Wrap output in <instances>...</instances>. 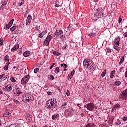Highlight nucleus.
<instances>
[{"instance_id": "60", "label": "nucleus", "mask_w": 127, "mask_h": 127, "mask_svg": "<svg viewBox=\"0 0 127 127\" xmlns=\"http://www.w3.org/2000/svg\"><path fill=\"white\" fill-rule=\"evenodd\" d=\"M3 81H4V80H6L7 79V76H6L5 77H3Z\"/></svg>"}, {"instance_id": "12", "label": "nucleus", "mask_w": 127, "mask_h": 127, "mask_svg": "<svg viewBox=\"0 0 127 127\" xmlns=\"http://www.w3.org/2000/svg\"><path fill=\"white\" fill-rule=\"evenodd\" d=\"M120 36H118L117 38H116L114 40V43L116 44V45H120Z\"/></svg>"}, {"instance_id": "30", "label": "nucleus", "mask_w": 127, "mask_h": 127, "mask_svg": "<svg viewBox=\"0 0 127 127\" xmlns=\"http://www.w3.org/2000/svg\"><path fill=\"white\" fill-rule=\"evenodd\" d=\"M53 54H54V55H56L57 56H59L61 55V53H60V52H57L56 51H54Z\"/></svg>"}, {"instance_id": "3", "label": "nucleus", "mask_w": 127, "mask_h": 127, "mask_svg": "<svg viewBox=\"0 0 127 127\" xmlns=\"http://www.w3.org/2000/svg\"><path fill=\"white\" fill-rule=\"evenodd\" d=\"M55 35H57V36H59L60 39H61L62 42H65L66 41V39L67 38L63 34V32L62 30H56L55 33Z\"/></svg>"}, {"instance_id": "33", "label": "nucleus", "mask_w": 127, "mask_h": 127, "mask_svg": "<svg viewBox=\"0 0 127 127\" xmlns=\"http://www.w3.org/2000/svg\"><path fill=\"white\" fill-rule=\"evenodd\" d=\"M10 27H11L8 24H7V25L4 26V29H5L6 30H7L8 29H9V28H10Z\"/></svg>"}, {"instance_id": "43", "label": "nucleus", "mask_w": 127, "mask_h": 127, "mask_svg": "<svg viewBox=\"0 0 127 127\" xmlns=\"http://www.w3.org/2000/svg\"><path fill=\"white\" fill-rule=\"evenodd\" d=\"M13 102H14V103H16V104H17V105H19V101H17V100H15V99H14L13 100Z\"/></svg>"}, {"instance_id": "36", "label": "nucleus", "mask_w": 127, "mask_h": 127, "mask_svg": "<svg viewBox=\"0 0 127 127\" xmlns=\"http://www.w3.org/2000/svg\"><path fill=\"white\" fill-rule=\"evenodd\" d=\"M3 39L2 38H0V45H3Z\"/></svg>"}, {"instance_id": "53", "label": "nucleus", "mask_w": 127, "mask_h": 127, "mask_svg": "<svg viewBox=\"0 0 127 127\" xmlns=\"http://www.w3.org/2000/svg\"><path fill=\"white\" fill-rule=\"evenodd\" d=\"M5 76V74H3L2 75H0V79H2V78H3Z\"/></svg>"}, {"instance_id": "24", "label": "nucleus", "mask_w": 127, "mask_h": 127, "mask_svg": "<svg viewBox=\"0 0 127 127\" xmlns=\"http://www.w3.org/2000/svg\"><path fill=\"white\" fill-rule=\"evenodd\" d=\"M119 125H121V121L118 119L115 123V127H118Z\"/></svg>"}, {"instance_id": "26", "label": "nucleus", "mask_w": 127, "mask_h": 127, "mask_svg": "<svg viewBox=\"0 0 127 127\" xmlns=\"http://www.w3.org/2000/svg\"><path fill=\"white\" fill-rule=\"evenodd\" d=\"M120 85H121V81H119L118 80L115 81L114 83L115 86H120Z\"/></svg>"}, {"instance_id": "8", "label": "nucleus", "mask_w": 127, "mask_h": 127, "mask_svg": "<svg viewBox=\"0 0 127 127\" xmlns=\"http://www.w3.org/2000/svg\"><path fill=\"white\" fill-rule=\"evenodd\" d=\"M32 20V17L30 15H28L26 21V25L27 26L31 23V20Z\"/></svg>"}, {"instance_id": "18", "label": "nucleus", "mask_w": 127, "mask_h": 127, "mask_svg": "<svg viewBox=\"0 0 127 127\" xmlns=\"http://www.w3.org/2000/svg\"><path fill=\"white\" fill-rule=\"evenodd\" d=\"M62 107H63V108H68V107H69V105L68 104V103L67 102H63L62 103Z\"/></svg>"}, {"instance_id": "21", "label": "nucleus", "mask_w": 127, "mask_h": 127, "mask_svg": "<svg viewBox=\"0 0 127 127\" xmlns=\"http://www.w3.org/2000/svg\"><path fill=\"white\" fill-rule=\"evenodd\" d=\"M30 55V52L29 51H25L23 53V56L25 57H27V56H29Z\"/></svg>"}, {"instance_id": "29", "label": "nucleus", "mask_w": 127, "mask_h": 127, "mask_svg": "<svg viewBox=\"0 0 127 127\" xmlns=\"http://www.w3.org/2000/svg\"><path fill=\"white\" fill-rule=\"evenodd\" d=\"M51 38H52V36H51V35H48L47 37H46V40H47V41H49V42H50V40H51Z\"/></svg>"}, {"instance_id": "62", "label": "nucleus", "mask_w": 127, "mask_h": 127, "mask_svg": "<svg viewBox=\"0 0 127 127\" xmlns=\"http://www.w3.org/2000/svg\"><path fill=\"white\" fill-rule=\"evenodd\" d=\"M118 26H119V24L118 23L115 24V27L117 28V27H118Z\"/></svg>"}, {"instance_id": "19", "label": "nucleus", "mask_w": 127, "mask_h": 127, "mask_svg": "<svg viewBox=\"0 0 127 127\" xmlns=\"http://www.w3.org/2000/svg\"><path fill=\"white\" fill-rule=\"evenodd\" d=\"M6 4H7V1L6 0H3L1 8H2L3 6H4V5H6Z\"/></svg>"}, {"instance_id": "57", "label": "nucleus", "mask_w": 127, "mask_h": 127, "mask_svg": "<svg viewBox=\"0 0 127 127\" xmlns=\"http://www.w3.org/2000/svg\"><path fill=\"white\" fill-rule=\"evenodd\" d=\"M124 36H125V37H127V32H126L123 34Z\"/></svg>"}, {"instance_id": "2", "label": "nucleus", "mask_w": 127, "mask_h": 127, "mask_svg": "<svg viewBox=\"0 0 127 127\" xmlns=\"http://www.w3.org/2000/svg\"><path fill=\"white\" fill-rule=\"evenodd\" d=\"M46 105L49 110L55 109V108H56V106H57V101H56V99H54L48 100L46 102Z\"/></svg>"}, {"instance_id": "39", "label": "nucleus", "mask_w": 127, "mask_h": 127, "mask_svg": "<svg viewBox=\"0 0 127 127\" xmlns=\"http://www.w3.org/2000/svg\"><path fill=\"white\" fill-rule=\"evenodd\" d=\"M38 71H39V68H37L34 70V73H35V74H37Z\"/></svg>"}, {"instance_id": "47", "label": "nucleus", "mask_w": 127, "mask_h": 127, "mask_svg": "<svg viewBox=\"0 0 127 127\" xmlns=\"http://www.w3.org/2000/svg\"><path fill=\"white\" fill-rule=\"evenodd\" d=\"M115 108H120V105L119 104H116L114 105Z\"/></svg>"}, {"instance_id": "61", "label": "nucleus", "mask_w": 127, "mask_h": 127, "mask_svg": "<svg viewBox=\"0 0 127 127\" xmlns=\"http://www.w3.org/2000/svg\"><path fill=\"white\" fill-rule=\"evenodd\" d=\"M47 94H48V95H49L50 96L52 95V93H51V92H50V91H48Z\"/></svg>"}, {"instance_id": "13", "label": "nucleus", "mask_w": 127, "mask_h": 127, "mask_svg": "<svg viewBox=\"0 0 127 127\" xmlns=\"http://www.w3.org/2000/svg\"><path fill=\"white\" fill-rule=\"evenodd\" d=\"M65 114L66 116H71V115H72V111H71V109H67L65 111Z\"/></svg>"}, {"instance_id": "16", "label": "nucleus", "mask_w": 127, "mask_h": 127, "mask_svg": "<svg viewBox=\"0 0 127 127\" xmlns=\"http://www.w3.org/2000/svg\"><path fill=\"white\" fill-rule=\"evenodd\" d=\"M59 117V114L56 113L55 114H54L52 116V119L53 120H56V119H57V118H58Z\"/></svg>"}, {"instance_id": "56", "label": "nucleus", "mask_w": 127, "mask_h": 127, "mask_svg": "<svg viewBox=\"0 0 127 127\" xmlns=\"http://www.w3.org/2000/svg\"><path fill=\"white\" fill-rule=\"evenodd\" d=\"M10 127H16V125H15V124H11Z\"/></svg>"}, {"instance_id": "10", "label": "nucleus", "mask_w": 127, "mask_h": 127, "mask_svg": "<svg viewBox=\"0 0 127 127\" xmlns=\"http://www.w3.org/2000/svg\"><path fill=\"white\" fill-rule=\"evenodd\" d=\"M47 33V30H45L42 32L40 34H39L38 37H39L40 38H42L44 35H45Z\"/></svg>"}, {"instance_id": "5", "label": "nucleus", "mask_w": 127, "mask_h": 127, "mask_svg": "<svg viewBox=\"0 0 127 127\" xmlns=\"http://www.w3.org/2000/svg\"><path fill=\"white\" fill-rule=\"evenodd\" d=\"M22 100L23 102H25V101H27V102H29L30 100H31V95L30 94H24L22 97Z\"/></svg>"}, {"instance_id": "51", "label": "nucleus", "mask_w": 127, "mask_h": 127, "mask_svg": "<svg viewBox=\"0 0 127 127\" xmlns=\"http://www.w3.org/2000/svg\"><path fill=\"white\" fill-rule=\"evenodd\" d=\"M50 79H51V80H54V76H53V75H50Z\"/></svg>"}, {"instance_id": "37", "label": "nucleus", "mask_w": 127, "mask_h": 127, "mask_svg": "<svg viewBox=\"0 0 127 127\" xmlns=\"http://www.w3.org/2000/svg\"><path fill=\"white\" fill-rule=\"evenodd\" d=\"M27 118H28V119H31V118H32V115L29 113H27Z\"/></svg>"}, {"instance_id": "6", "label": "nucleus", "mask_w": 127, "mask_h": 127, "mask_svg": "<svg viewBox=\"0 0 127 127\" xmlns=\"http://www.w3.org/2000/svg\"><path fill=\"white\" fill-rule=\"evenodd\" d=\"M84 107L87 108V110L91 111V112L95 109V105L93 103H88L86 104V105H84Z\"/></svg>"}, {"instance_id": "28", "label": "nucleus", "mask_w": 127, "mask_h": 127, "mask_svg": "<svg viewBox=\"0 0 127 127\" xmlns=\"http://www.w3.org/2000/svg\"><path fill=\"white\" fill-rule=\"evenodd\" d=\"M49 41H47L46 40H45L43 45H44L45 46H48V45H49Z\"/></svg>"}, {"instance_id": "54", "label": "nucleus", "mask_w": 127, "mask_h": 127, "mask_svg": "<svg viewBox=\"0 0 127 127\" xmlns=\"http://www.w3.org/2000/svg\"><path fill=\"white\" fill-rule=\"evenodd\" d=\"M3 94V91L1 90V88H0V95H2Z\"/></svg>"}, {"instance_id": "34", "label": "nucleus", "mask_w": 127, "mask_h": 127, "mask_svg": "<svg viewBox=\"0 0 127 127\" xmlns=\"http://www.w3.org/2000/svg\"><path fill=\"white\" fill-rule=\"evenodd\" d=\"M10 80H11L12 83H15L16 82V80L14 78V77H12L10 78Z\"/></svg>"}, {"instance_id": "63", "label": "nucleus", "mask_w": 127, "mask_h": 127, "mask_svg": "<svg viewBox=\"0 0 127 127\" xmlns=\"http://www.w3.org/2000/svg\"><path fill=\"white\" fill-rule=\"evenodd\" d=\"M64 67L66 68V67H67V65L66 64H64Z\"/></svg>"}, {"instance_id": "7", "label": "nucleus", "mask_w": 127, "mask_h": 127, "mask_svg": "<svg viewBox=\"0 0 127 127\" xmlns=\"http://www.w3.org/2000/svg\"><path fill=\"white\" fill-rule=\"evenodd\" d=\"M29 75H26V76H25L24 77H23L21 81V84H22V85H26V84L28 82V80H29Z\"/></svg>"}, {"instance_id": "52", "label": "nucleus", "mask_w": 127, "mask_h": 127, "mask_svg": "<svg viewBox=\"0 0 127 127\" xmlns=\"http://www.w3.org/2000/svg\"><path fill=\"white\" fill-rule=\"evenodd\" d=\"M55 71H56V72H57V73H59V71H60L59 68V67L56 68Z\"/></svg>"}, {"instance_id": "27", "label": "nucleus", "mask_w": 127, "mask_h": 127, "mask_svg": "<svg viewBox=\"0 0 127 127\" xmlns=\"http://www.w3.org/2000/svg\"><path fill=\"white\" fill-rule=\"evenodd\" d=\"M88 35H89L90 37H95V36H96V33L93 32L88 33Z\"/></svg>"}, {"instance_id": "42", "label": "nucleus", "mask_w": 127, "mask_h": 127, "mask_svg": "<svg viewBox=\"0 0 127 127\" xmlns=\"http://www.w3.org/2000/svg\"><path fill=\"white\" fill-rule=\"evenodd\" d=\"M75 74V70H73L70 73V75L71 76L72 78H73V76H74Z\"/></svg>"}, {"instance_id": "23", "label": "nucleus", "mask_w": 127, "mask_h": 127, "mask_svg": "<svg viewBox=\"0 0 127 127\" xmlns=\"http://www.w3.org/2000/svg\"><path fill=\"white\" fill-rule=\"evenodd\" d=\"M115 73H116V71L115 70H113L111 72L110 76V77L111 78V79H113V78H114V74Z\"/></svg>"}, {"instance_id": "64", "label": "nucleus", "mask_w": 127, "mask_h": 127, "mask_svg": "<svg viewBox=\"0 0 127 127\" xmlns=\"http://www.w3.org/2000/svg\"><path fill=\"white\" fill-rule=\"evenodd\" d=\"M99 127H104V125L101 124V125H99Z\"/></svg>"}, {"instance_id": "15", "label": "nucleus", "mask_w": 127, "mask_h": 127, "mask_svg": "<svg viewBox=\"0 0 127 127\" xmlns=\"http://www.w3.org/2000/svg\"><path fill=\"white\" fill-rule=\"evenodd\" d=\"M124 61H125V57L124 56H122L121 57V60L119 63V65H122Z\"/></svg>"}, {"instance_id": "11", "label": "nucleus", "mask_w": 127, "mask_h": 127, "mask_svg": "<svg viewBox=\"0 0 127 127\" xmlns=\"http://www.w3.org/2000/svg\"><path fill=\"white\" fill-rule=\"evenodd\" d=\"M18 48H19V44H17L15 45V46H14V47L11 49V51H16V50H17Z\"/></svg>"}, {"instance_id": "48", "label": "nucleus", "mask_w": 127, "mask_h": 127, "mask_svg": "<svg viewBox=\"0 0 127 127\" xmlns=\"http://www.w3.org/2000/svg\"><path fill=\"white\" fill-rule=\"evenodd\" d=\"M66 95H67V97H69V96H70V92L69 91V90H67V91L66 92Z\"/></svg>"}, {"instance_id": "40", "label": "nucleus", "mask_w": 127, "mask_h": 127, "mask_svg": "<svg viewBox=\"0 0 127 127\" xmlns=\"http://www.w3.org/2000/svg\"><path fill=\"white\" fill-rule=\"evenodd\" d=\"M3 91L4 92H8V90H7V87H6V86L3 88Z\"/></svg>"}, {"instance_id": "20", "label": "nucleus", "mask_w": 127, "mask_h": 127, "mask_svg": "<svg viewBox=\"0 0 127 127\" xmlns=\"http://www.w3.org/2000/svg\"><path fill=\"white\" fill-rule=\"evenodd\" d=\"M3 116H4V117H6V118H9V117L11 116V113L7 112L4 114Z\"/></svg>"}, {"instance_id": "25", "label": "nucleus", "mask_w": 127, "mask_h": 127, "mask_svg": "<svg viewBox=\"0 0 127 127\" xmlns=\"http://www.w3.org/2000/svg\"><path fill=\"white\" fill-rule=\"evenodd\" d=\"M114 48L115 50H116V51H120V48L119 47V45H114Z\"/></svg>"}, {"instance_id": "50", "label": "nucleus", "mask_w": 127, "mask_h": 127, "mask_svg": "<svg viewBox=\"0 0 127 127\" xmlns=\"http://www.w3.org/2000/svg\"><path fill=\"white\" fill-rule=\"evenodd\" d=\"M64 49H67L68 48V45H64Z\"/></svg>"}, {"instance_id": "22", "label": "nucleus", "mask_w": 127, "mask_h": 127, "mask_svg": "<svg viewBox=\"0 0 127 127\" xmlns=\"http://www.w3.org/2000/svg\"><path fill=\"white\" fill-rule=\"evenodd\" d=\"M96 127V125L93 124H90L88 123L86 125V126L85 127Z\"/></svg>"}, {"instance_id": "45", "label": "nucleus", "mask_w": 127, "mask_h": 127, "mask_svg": "<svg viewBox=\"0 0 127 127\" xmlns=\"http://www.w3.org/2000/svg\"><path fill=\"white\" fill-rule=\"evenodd\" d=\"M72 78H73L72 77V75H71V74H68V77H67L68 80H71Z\"/></svg>"}, {"instance_id": "31", "label": "nucleus", "mask_w": 127, "mask_h": 127, "mask_svg": "<svg viewBox=\"0 0 127 127\" xmlns=\"http://www.w3.org/2000/svg\"><path fill=\"white\" fill-rule=\"evenodd\" d=\"M16 28H17V26H14L10 29V31H11V32L14 31V30H15L16 29Z\"/></svg>"}, {"instance_id": "35", "label": "nucleus", "mask_w": 127, "mask_h": 127, "mask_svg": "<svg viewBox=\"0 0 127 127\" xmlns=\"http://www.w3.org/2000/svg\"><path fill=\"white\" fill-rule=\"evenodd\" d=\"M13 21H14V19H12L8 23V24L10 26H12V24H13Z\"/></svg>"}, {"instance_id": "55", "label": "nucleus", "mask_w": 127, "mask_h": 127, "mask_svg": "<svg viewBox=\"0 0 127 127\" xmlns=\"http://www.w3.org/2000/svg\"><path fill=\"white\" fill-rule=\"evenodd\" d=\"M127 117H124L122 118V120L124 121H127Z\"/></svg>"}, {"instance_id": "49", "label": "nucleus", "mask_w": 127, "mask_h": 127, "mask_svg": "<svg viewBox=\"0 0 127 127\" xmlns=\"http://www.w3.org/2000/svg\"><path fill=\"white\" fill-rule=\"evenodd\" d=\"M23 3H24V0H23L21 3H19V6H21Z\"/></svg>"}, {"instance_id": "59", "label": "nucleus", "mask_w": 127, "mask_h": 127, "mask_svg": "<svg viewBox=\"0 0 127 127\" xmlns=\"http://www.w3.org/2000/svg\"><path fill=\"white\" fill-rule=\"evenodd\" d=\"M124 69V67H120L119 69V72H122Z\"/></svg>"}, {"instance_id": "14", "label": "nucleus", "mask_w": 127, "mask_h": 127, "mask_svg": "<svg viewBox=\"0 0 127 127\" xmlns=\"http://www.w3.org/2000/svg\"><path fill=\"white\" fill-rule=\"evenodd\" d=\"M6 87H7L8 92H11L13 85L12 84H9L7 86H6Z\"/></svg>"}, {"instance_id": "58", "label": "nucleus", "mask_w": 127, "mask_h": 127, "mask_svg": "<svg viewBox=\"0 0 127 127\" xmlns=\"http://www.w3.org/2000/svg\"><path fill=\"white\" fill-rule=\"evenodd\" d=\"M124 75L125 78H127V70H126V71L125 72Z\"/></svg>"}, {"instance_id": "17", "label": "nucleus", "mask_w": 127, "mask_h": 127, "mask_svg": "<svg viewBox=\"0 0 127 127\" xmlns=\"http://www.w3.org/2000/svg\"><path fill=\"white\" fill-rule=\"evenodd\" d=\"M16 94H17V95H20V94H21L22 92L21 91V90L20 89V88H17L16 89Z\"/></svg>"}, {"instance_id": "1", "label": "nucleus", "mask_w": 127, "mask_h": 127, "mask_svg": "<svg viewBox=\"0 0 127 127\" xmlns=\"http://www.w3.org/2000/svg\"><path fill=\"white\" fill-rule=\"evenodd\" d=\"M84 68H87L89 72H94L96 70V65L93 61L90 59H85L83 63Z\"/></svg>"}, {"instance_id": "32", "label": "nucleus", "mask_w": 127, "mask_h": 127, "mask_svg": "<svg viewBox=\"0 0 127 127\" xmlns=\"http://www.w3.org/2000/svg\"><path fill=\"white\" fill-rule=\"evenodd\" d=\"M9 56H8V55H6L4 58L5 61H9Z\"/></svg>"}, {"instance_id": "38", "label": "nucleus", "mask_w": 127, "mask_h": 127, "mask_svg": "<svg viewBox=\"0 0 127 127\" xmlns=\"http://www.w3.org/2000/svg\"><path fill=\"white\" fill-rule=\"evenodd\" d=\"M106 70H104V71L101 73V76L102 77H105V76L106 75Z\"/></svg>"}, {"instance_id": "44", "label": "nucleus", "mask_w": 127, "mask_h": 127, "mask_svg": "<svg viewBox=\"0 0 127 127\" xmlns=\"http://www.w3.org/2000/svg\"><path fill=\"white\" fill-rule=\"evenodd\" d=\"M122 19L121 16H120L118 19V23H121V22H122Z\"/></svg>"}, {"instance_id": "41", "label": "nucleus", "mask_w": 127, "mask_h": 127, "mask_svg": "<svg viewBox=\"0 0 127 127\" xmlns=\"http://www.w3.org/2000/svg\"><path fill=\"white\" fill-rule=\"evenodd\" d=\"M3 69L5 71H7L8 70V64L5 66Z\"/></svg>"}, {"instance_id": "4", "label": "nucleus", "mask_w": 127, "mask_h": 127, "mask_svg": "<svg viewBox=\"0 0 127 127\" xmlns=\"http://www.w3.org/2000/svg\"><path fill=\"white\" fill-rule=\"evenodd\" d=\"M127 98V90L122 91V94H120L119 96V99L121 100H126Z\"/></svg>"}, {"instance_id": "9", "label": "nucleus", "mask_w": 127, "mask_h": 127, "mask_svg": "<svg viewBox=\"0 0 127 127\" xmlns=\"http://www.w3.org/2000/svg\"><path fill=\"white\" fill-rule=\"evenodd\" d=\"M103 13V8H99L97 10V12L95 14L96 16H101Z\"/></svg>"}, {"instance_id": "46", "label": "nucleus", "mask_w": 127, "mask_h": 127, "mask_svg": "<svg viewBox=\"0 0 127 127\" xmlns=\"http://www.w3.org/2000/svg\"><path fill=\"white\" fill-rule=\"evenodd\" d=\"M106 52L110 53V52H111V49H110L109 48H107V49H106Z\"/></svg>"}]
</instances>
